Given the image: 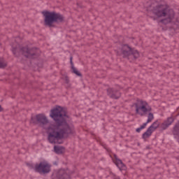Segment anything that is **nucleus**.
Listing matches in <instances>:
<instances>
[{
    "instance_id": "obj_1",
    "label": "nucleus",
    "mask_w": 179,
    "mask_h": 179,
    "mask_svg": "<svg viewBox=\"0 0 179 179\" xmlns=\"http://www.w3.org/2000/svg\"><path fill=\"white\" fill-rule=\"evenodd\" d=\"M50 117L55 120V124H51L47 129L48 141L50 143H58V141H62L65 136L75 134V127L70 126L66 122L69 116L64 108L56 106L52 109Z\"/></svg>"
},
{
    "instance_id": "obj_2",
    "label": "nucleus",
    "mask_w": 179,
    "mask_h": 179,
    "mask_svg": "<svg viewBox=\"0 0 179 179\" xmlns=\"http://www.w3.org/2000/svg\"><path fill=\"white\" fill-rule=\"evenodd\" d=\"M136 101V103H134L136 108V114L141 115V117H144V115H146L148 113L147 122L136 129V132L139 134L142 129H145V128H146V125H148L149 122H152V121L155 120V116L153 115V113H151L152 107L149 106V103H148V102L139 99H137Z\"/></svg>"
},
{
    "instance_id": "obj_3",
    "label": "nucleus",
    "mask_w": 179,
    "mask_h": 179,
    "mask_svg": "<svg viewBox=\"0 0 179 179\" xmlns=\"http://www.w3.org/2000/svg\"><path fill=\"white\" fill-rule=\"evenodd\" d=\"M150 11L157 16V17H166L161 20V23L167 24L171 23L174 19V10L170 9L169 6L164 4H159L155 6H150Z\"/></svg>"
},
{
    "instance_id": "obj_4",
    "label": "nucleus",
    "mask_w": 179,
    "mask_h": 179,
    "mask_svg": "<svg viewBox=\"0 0 179 179\" xmlns=\"http://www.w3.org/2000/svg\"><path fill=\"white\" fill-rule=\"evenodd\" d=\"M44 17V25L48 27H55L54 23H64L65 17L64 15L55 11L45 10L42 12Z\"/></svg>"
},
{
    "instance_id": "obj_5",
    "label": "nucleus",
    "mask_w": 179,
    "mask_h": 179,
    "mask_svg": "<svg viewBox=\"0 0 179 179\" xmlns=\"http://www.w3.org/2000/svg\"><path fill=\"white\" fill-rule=\"evenodd\" d=\"M122 54L123 58H127L130 62L138 59V57H140L139 52L128 45H124L122 48Z\"/></svg>"
},
{
    "instance_id": "obj_6",
    "label": "nucleus",
    "mask_w": 179,
    "mask_h": 179,
    "mask_svg": "<svg viewBox=\"0 0 179 179\" xmlns=\"http://www.w3.org/2000/svg\"><path fill=\"white\" fill-rule=\"evenodd\" d=\"M20 52L25 58H29L30 59L38 58V55H40V49L37 48L25 46L20 48Z\"/></svg>"
},
{
    "instance_id": "obj_7",
    "label": "nucleus",
    "mask_w": 179,
    "mask_h": 179,
    "mask_svg": "<svg viewBox=\"0 0 179 179\" xmlns=\"http://www.w3.org/2000/svg\"><path fill=\"white\" fill-rule=\"evenodd\" d=\"M49 122L50 121L48 118H47V116L43 113L38 114L31 117V124L38 125L41 128H44V129H45V126L49 124Z\"/></svg>"
},
{
    "instance_id": "obj_8",
    "label": "nucleus",
    "mask_w": 179,
    "mask_h": 179,
    "mask_svg": "<svg viewBox=\"0 0 179 179\" xmlns=\"http://www.w3.org/2000/svg\"><path fill=\"white\" fill-rule=\"evenodd\" d=\"M35 172L39 174H49L51 173V165L47 162H41L40 163H36L35 164Z\"/></svg>"
},
{
    "instance_id": "obj_9",
    "label": "nucleus",
    "mask_w": 179,
    "mask_h": 179,
    "mask_svg": "<svg viewBox=\"0 0 179 179\" xmlns=\"http://www.w3.org/2000/svg\"><path fill=\"white\" fill-rule=\"evenodd\" d=\"M107 95L110 99L118 100L121 97V92L114 87H109L107 89Z\"/></svg>"
},
{
    "instance_id": "obj_10",
    "label": "nucleus",
    "mask_w": 179,
    "mask_h": 179,
    "mask_svg": "<svg viewBox=\"0 0 179 179\" xmlns=\"http://www.w3.org/2000/svg\"><path fill=\"white\" fill-rule=\"evenodd\" d=\"M57 179H71L69 170L59 169L56 175Z\"/></svg>"
},
{
    "instance_id": "obj_11",
    "label": "nucleus",
    "mask_w": 179,
    "mask_h": 179,
    "mask_svg": "<svg viewBox=\"0 0 179 179\" xmlns=\"http://www.w3.org/2000/svg\"><path fill=\"white\" fill-rule=\"evenodd\" d=\"M114 157H115V159H114V163L115 164H116L117 167H118V169L120 170V171H122V170H126L127 169V166H125L123 163H122V160L118 159V157H117V155L114 154Z\"/></svg>"
},
{
    "instance_id": "obj_12",
    "label": "nucleus",
    "mask_w": 179,
    "mask_h": 179,
    "mask_svg": "<svg viewBox=\"0 0 179 179\" xmlns=\"http://www.w3.org/2000/svg\"><path fill=\"white\" fill-rule=\"evenodd\" d=\"M72 59H73V57L71 56L70 57V64H71V71L73 73H75V75H76L77 76H79L80 78H82L83 75L81 74L80 72H79V71H78V69L75 67V66L73 65V62L72 61Z\"/></svg>"
},
{
    "instance_id": "obj_13",
    "label": "nucleus",
    "mask_w": 179,
    "mask_h": 179,
    "mask_svg": "<svg viewBox=\"0 0 179 179\" xmlns=\"http://www.w3.org/2000/svg\"><path fill=\"white\" fill-rule=\"evenodd\" d=\"M153 132L154 131L150 127H148L147 131L142 135L143 139H147V138L152 136V134H153Z\"/></svg>"
},
{
    "instance_id": "obj_14",
    "label": "nucleus",
    "mask_w": 179,
    "mask_h": 179,
    "mask_svg": "<svg viewBox=\"0 0 179 179\" xmlns=\"http://www.w3.org/2000/svg\"><path fill=\"white\" fill-rule=\"evenodd\" d=\"M159 127H160V122H159V120H156L151 124V126L149 127V128H150V129H152L155 132V130L157 128H159Z\"/></svg>"
},
{
    "instance_id": "obj_15",
    "label": "nucleus",
    "mask_w": 179,
    "mask_h": 179,
    "mask_svg": "<svg viewBox=\"0 0 179 179\" xmlns=\"http://www.w3.org/2000/svg\"><path fill=\"white\" fill-rule=\"evenodd\" d=\"M54 150L57 155H62V153H64V152L62 151V147H58L57 145H55Z\"/></svg>"
},
{
    "instance_id": "obj_16",
    "label": "nucleus",
    "mask_w": 179,
    "mask_h": 179,
    "mask_svg": "<svg viewBox=\"0 0 179 179\" xmlns=\"http://www.w3.org/2000/svg\"><path fill=\"white\" fill-rule=\"evenodd\" d=\"M173 135H179V121L173 127Z\"/></svg>"
},
{
    "instance_id": "obj_17",
    "label": "nucleus",
    "mask_w": 179,
    "mask_h": 179,
    "mask_svg": "<svg viewBox=\"0 0 179 179\" xmlns=\"http://www.w3.org/2000/svg\"><path fill=\"white\" fill-rule=\"evenodd\" d=\"M164 122H166V125L170 127V125L174 122V119L171 117H168L167 120L164 121Z\"/></svg>"
},
{
    "instance_id": "obj_18",
    "label": "nucleus",
    "mask_w": 179,
    "mask_h": 179,
    "mask_svg": "<svg viewBox=\"0 0 179 179\" xmlns=\"http://www.w3.org/2000/svg\"><path fill=\"white\" fill-rule=\"evenodd\" d=\"M6 66H8V64H6V62H5L3 59L0 58V69H2L3 68H6Z\"/></svg>"
},
{
    "instance_id": "obj_19",
    "label": "nucleus",
    "mask_w": 179,
    "mask_h": 179,
    "mask_svg": "<svg viewBox=\"0 0 179 179\" xmlns=\"http://www.w3.org/2000/svg\"><path fill=\"white\" fill-rule=\"evenodd\" d=\"M169 126L167 124V123H166L165 122H164L159 127L161 128V129H162V131H164L166 129H168Z\"/></svg>"
},
{
    "instance_id": "obj_20",
    "label": "nucleus",
    "mask_w": 179,
    "mask_h": 179,
    "mask_svg": "<svg viewBox=\"0 0 179 179\" xmlns=\"http://www.w3.org/2000/svg\"><path fill=\"white\" fill-rule=\"evenodd\" d=\"M27 166L30 169H33L34 170V171H36V165H34L33 164H28Z\"/></svg>"
},
{
    "instance_id": "obj_21",
    "label": "nucleus",
    "mask_w": 179,
    "mask_h": 179,
    "mask_svg": "<svg viewBox=\"0 0 179 179\" xmlns=\"http://www.w3.org/2000/svg\"><path fill=\"white\" fill-rule=\"evenodd\" d=\"M64 80H65V83H67V84L69 83V78L65 77Z\"/></svg>"
},
{
    "instance_id": "obj_22",
    "label": "nucleus",
    "mask_w": 179,
    "mask_h": 179,
    "mask_svg": "<svg viewBox=\"0 0 179 179\" xmlns=\"http://www.w3.org/2000/svg\"><path fill=\"white\" fill-rule=\"evenodd\" d=\"M13 54H14V55H16V48L13 49Z\"/></svg>"
},
{
    "instance_id": "obj_23",
    "label": "nucleus",
    "mask_w": 179,
    "mask_h": 179,
    "mask_svg": "<svg viewBox=\"0 0 179 179\" xmlns=\"http://www.w3.org/2000/svg\"><path fill=\"white\" fill-rule=\"evenodd\" d=\"M2 111H3V108L0 105V113H2Z\"/></svg>"
},
{
    "instance_id": "obj_24",
    "label": "nucleus",
    "mask_w": 179,
    "mask_h": 179,
    "mask_svg": "<svg viewBox=\"0 0 179 179\" xmlns=\"http://www.w3.org/2000/svg\"><path fill=\"white\" fill-rule=\"evenodd\" d=\"M0 45H1V43H0Z\"/></svg>"
}]
</instances>
